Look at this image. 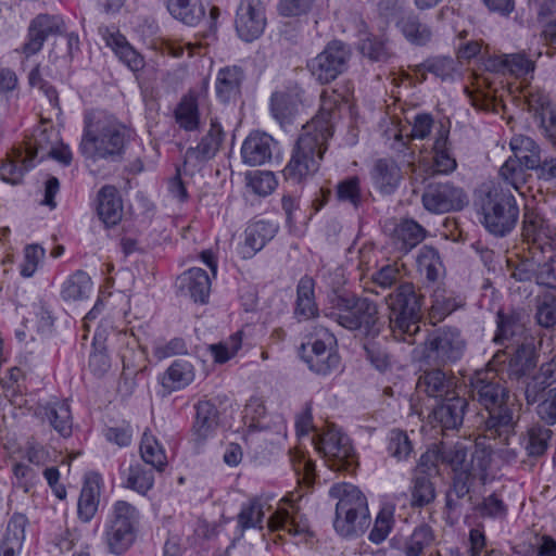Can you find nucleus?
Masks as SVG:
<instances>
[{
    "instance_id": "obj_30",
    "label": "nucleus",
    "mask_w": 556,
    "mask_h": 556,
    "mask_svg": "<svg viewBox=\"0 0 556 556\" xmlns=\"http://www.w3.org/2000/svg\"><path fill=\"white\" fill-rule=\"evenodd\" d=\"M497 330L494 342L503 344L505 341H518L525 333V315L515 309L498 311L496 315Z\"/></svg>"
},
{
    "instance_id": "obj_57",
    "label": "nucleus",
    "mask_w": 556,
    "mask_h": 556,
    "mask_svg": "<svg viewBox=\"0 0 556 556\" xmlns=\"http://www.w3.org/2000/svg\"><path fill=\"white\" fill-rule=\"evenodd\" d=\"M528 170L531 169L526 167L525 164L520 163L518 160L509 156L500 168V176L506 185L511 186L516 191L521 193V187L527 182L528 177H530Z\"/></svg>"
},
{
    "instance_id": "obj_15",
    "label": "nucleus",
    "mask_w": 556,
    "mask_h": 556,
    "mask_svg": "<svg viewBox=\"0 0 556 556\" xmlns=\"http://www.w3.org/2000/svg\"><path fill=\"white\" fill-rule=\"evenodd\" d=\"M329 494L338 498L336 506V519L333 527L337 532H346L350 527L349 521L351 509L354 507L363 508V503L367 502L366 496L355 485L350 483H338L330 488Z\"/></svg>"
},
{
    "instance_id": "obj_50",
    "label": "nucleus",
    "mask_w": 556,
    "mask_h": 556,
    "mask_svg": "<svg viewBox=\"0 0 556 556\" xmlns=\"http://www.w3.org/2000/svg\"><path fill=\"white\" fill-rule=\"evenodd\" d=\"M140 455L146 465L152 466L156 471H164L167 466V457L164 448L157 439L149 433L143 432L140 443Z\"/></svg>"
},
{
    "instance_id": "obj_19",
    "label": "nucleus",
    "mask_w": 556,
    "mask_h": 556,
    "mask_svg": "<svg viewBox=\"0 0 556 556\" xmlns=\"http://www.w3.org/2000/svg\"><path fill=\"white\" fill-rule=\"evenodd\" d=\"M278 142L264 131H252L243 141L241 157L249 166H260L268 163L277 150Z\"/></svg>"
},
{
    "instance_id": "obj_4",
    "label": "nucleus",
    "mask_w": 556,
    "mask_h": 556,
    "mask_svg": "<svg viewBox=\"0 0 556 556\" xmlns=\"http://www.w3.org/2000/svg\"><path fill=\"white\" fill-rule=\"evenodd\" d=\"M330 307L325 315L341 327L359 331L367 337L378 334V307L367 298L350 292L333 293L329 298Z\"/></svg>"
},
{
    "instance_id": "obj_63",
    "label": "nucleus",
    "mask_w": 556,
    "mask_h": 556,
    "mask_svg": "<svg viewBox=\"0 0 556 556\" xmlns=\"http://www.w3.org/2000/svg\"><path fill=\"white\" fill-rule=\"evenodd\" d=\"M477 510L483 518L505 519L508 508L496 493H492L483 498L478 505Z\"/></svg>"
},
{
    "instance_id": "obj_61",
    "label": "nucleus",
    "mask_w": 556,
    "mask_h": 556,
    "mask_svg": "<svg viewBox=\"0 0 556 556\" xmlns=\"http://www.w3.org/2000/svg\"><path fill=\"white\" fill-rule=\"evenodd\" d=\"M28 520L25 515L15 513L10 518L4 538L1 542L12 544L16 548H22L25 540V528Z\"/></svg>"
},
{
    "instance_id": "obj_7",
    "label": "nucleus",
    "mask_w": 556,
    "mask_h": 556,
    "mask_svg": "<svg viewBox=\"0 0 556 556\" xmlns=\"http://www.w3.org/2000/svg\"><path fill=\"white\" fill-rule=\"evenodd\" d=\"M481 223L495 237H505L516 227L519 207L515 197L500 186H493L479 202Z\"/></svg>"
},
{
    "instance_id": "obj_60",
    "label": "nucleus",
    "mask_w": 556,
    "mask_h": 556,
    "mask_svg": "<svg viewBox=\"0 0 556 556\" xmlns=\"http://www.w3.org/2000/svg\"><path fill=\"white\" fill-rule=\"evenodd\" d=\"M336 193L339 201L350 203L357 208L363 199L359 178L353 176L339 181Z\"/></svg>"
},
{
    "instance_id": "obj_33",
    "label": "nucleus",
    "mask_w": 556,
    "mask_h": 556,
    "mask_svg": "<svg viewBox=\"0 0 556 556\" xmlns=\"http://www.w3.org/2000/svg\"><path fill=\"white\" fill-rule=\"evenodd\" d=\"M371 178L375 187L381 193L391 194L400 185L402 172L393 160L380 159L372 168Z\"/></svg>"
},
{
    "instance_id": "obj_52",
    "label": "nucleus",
    "mask_w": 556,
    "mask_h": 556,
    "mask_svg": "<svg viewBox=\"0 0 556 556\" xmlns=\"http://www.w3.org/2000/svg\"><path fill=\"white\" fill-rule=\"evenodd\" d=\"M100 488L96 482L86 481L81 488L77 504L78 518L89 522L96 515L99 506Z\"/></svg>"
},
{
    "instance_id": "obj_56",
    "label": "nucleus",
    "mask_w": 556,
    "mask_h": 556,
    "mask_svg": "<svg viewBox=\"0 0 556 556\" xmlns=\"http://www.w3.org/2000/svg\"><path fill=\"white\" fill-rule=\"evenodd\" d=\"M361 53L375 62H387L392 56L389 42L378 36L367 35L359 41Z\"/></svg>"
},
{
    "instance_id": "obj_2",
    "label": "nucleus",
    "mask_w": 556,
    "mask_h": 556,
    "mask_svg": "<svg viewBox=\"0 0 556 556\" xmlns=\"http://www.w3.org/2000/svg\"><path fill=\"white\" fill-rule=\"evenodd\" d=\"M470 392L489 413L485 420V430L489 437L508 439L515 428L514 402L510 401L509 390L498 377L496 369L488 368L477 371L470 378Z\"/></svg>"
},
{
    "instance_id": "obj_1",
    "label": "nucleus",
    "mask_w": 556,
    "mask_h": 556,
    "mask_svg": "<svg viewBox=\"0 0 556 556\" xmlns=\"http://www.w3.org/2000/svg\"><path fill=\"white\" fill-rule=\"evenodd\" d=\"M341 99L334 90L321 93L319 113L303 126L291 159L282 170L286 180L300 184L318 170L327 142L333 135L334 110Z\"/></svg>"
},
{
    "instance_id": "obj_37",
    "label": "nucleus",
    "mask_w": 556,
    "mask_h": 556,
    "mask_svg": "<svg viewBox=\"0 0 556 556\" xmlns=\"http://www.w3.org/2000/svg\"><path fill=\"white\" fill-rule=\"evenodd\" d=\"M122 486L146 495L154 485V473L146 465L136 463L121 471Z\"/></svg>"
},
{
    "instance_id": "obj_34",
    "label": "nucleus",
    "mask_w": 556,
    "mask_h": 556,
    "mask_svg": "<svg viewBox=\"0 0 556 556\" xmlns=\"http://www.w3.org/2000/svg\"><path fill=\"white\" fill-rule=\"evenodd\" d=\"M465 305L463 296L453 291L437 288L431 295V307L429 318L434 325L442 321L446 316L451 315Z\"/></svg>"
},
{
    "instance_id": "obj_35",
    "label": "nucleus",
    "mask_w": 556,
    "mask_h": 556,
    "mask_svg": "<svg viewBox=\"0 0 556 556\" xmlns=\"http://www.w3.org/2000/svg\"><path fill=\"white\" fill-rule=\"evenodd\" d=\"M553 434L548 427L539 422L532 424L523 433L521 445L529 457H541L547 451Z\"/></svg>"
},
{
    "instance_id": "obj_13",
    "label": "nucleus",
    "mask_w": 556,
    "mask_h": 556,
    "mask_svg": "<svg viewBox=\"0 0 556 556\" xmlns=\"http://www.w3.org/2000/svg\"><path fill=\"white\" fill-rule=\"evenodd\" d=\"M337 340L332 333L324 330L320 337L302 345L303 359L317 375L327 376L339 367L340 356L336 350Z\"/></svg>"
},
{
    "instance_id": "obj_31",
    "label": "nucleus",
    "mask_w": 556,
    "mask_h": 556,
    "mask_svg": "<svg viewBox=\"0 0 556 556\" xmlns=\"http://www.w3.org/2000/svg\"><path fill=\"white\" fill-rule=\"evenodd\" d=\"M528 103L530 110L539 115L546 137L556 146V109L552 105L548 94L542 91L531 92Z\"/></svg>"
},
{
    "instance_id": "obj_32",
    "label": "nucleus",
    "mask_w": 556,
    "mask_h": 556,
    "mask_svg": "<svg viewBox=\"0 0 556 556\" xmlns=\"http://www.w3.org/2000/svg\"><path fill=\"white\" fill-rule=\"evenodd\" d=\"M536 363L538 355L533 343L523 342L509 358L507 377L510 380L520 381L536 367Z\"/></svg>"
},
{
    "instance_id": "obj_14",
    "label": "nucleus",
    "mask_w": 556,
    "mask_h": 556,
    "mask_svg": "<svg viewBox=\"0 0 556 556\" xmlns=\"http://www.w3.org/2000/svg\"><path fill=\"white\" fill-rule=\"evenodd\" d=\"M467 407L466 397L460 396L459 393L450 395L439 401L432 408L428 416L429 424L433 428H440L442 432L457 430L463 425Z\"/></svg>"
},
{
    "instance_id": "obj_20",
    "label": "nucleus",
    "mask_w": 556,
    "mask_h": 556,
    "mask_svg": "<svg viewBox=\"0 0 556 556\" xmlns=\"http://www.w3.org/2000/svg\"><path fill=\"white\" fill-rule=\"evenodd\" d=\"M303 94L304 90L298 84L289 85L283 90L274 92L270 97L271 116L280 125L291 123L303 102Z\"/></svg>"
},
{
    "instance_id": "obj_6",
    "label": "nucleus",
    "mask_w": 556,
    "mask_h": 556,
    "mask_svg": "<svg viewBox=\"0 0 556 556\" xmlns=\"http://www.w3.org/2000/svg\"><path fill=\"white\" fill-rule=\"evenodd\" d=\"M53 130L40 129L23 146L14 147L0 165V179L11 185L22 182L25 173L34 168L35 160L47 159L49 150H53Z\"/></svg>"
},
{
    "instance_id": "obj_21",
    "label": "nucleus",
    "mask_w": 556,
    "mask_h": 556,
    "mask_svg": "<svg viewBox=\"0 0 556 556\" xmlns=\"http://www.w3.org/2000/svg\"><path fill=\"white\" fill-rule=\"evenodd\" d=\"M489 465L490 455L484 450L476 451L471 455V469L454 472L453 488L451 493L447 494V505H452L453 494H455L457 498H463L468 495L473 478L478 475L484 476Z\"/></svg>"
},
{
    "instance_id": "obj_59",
    "label": "nucleus",
    "mask_w": 556,
    "mask_h": 556,
    "mask_svg": "<svg viewBox=\"0 0 556 556\" xmlns=\"http://www.w3.org/2000/svg\"><path fill=\"white\" fill-rule=\"evenodd\" d=\"M135 539L136 535L105 523L104 542L110 553L122 555L132 545Z\"/></svg>"
},
{
    "instance_id": "obj_51",
    "label": "nucleus",
    "mask_w": 556,
    "mask_h": 556,
    "mask_svg": "<svg viewBox=\"0 0 556 556\" xmlns=\"http://www.w3.org/2000/svg\"><path fill=\"white\" fill-rule=\"evenodd\" d=\"M45 414L50 425L62 437L66 438L72 434L73 421L68 403L65 401L48 403L45 407Z\"/></svg>"
},
{
    "instance_id": "obj_27",
    "label": "nucleus",
    "mask_w": 556,
    "mask_h": 556,
    "mask_svg": "<svg viewBox=\"0 0 556 556\" xmlns=\"http://www.w3.org/2000/svg\"><path fill=\"white\" fill-rule=\"evenodd\" d=\"M178 287L194 302L203 304L210 296L211 279L204 269L192 267L178 277Z\"/></svg>"
},
{
    "instance_id": "obj_53",
    "label": "nucleus",
    "mask_w": 556,
    "mask_h": 556,
    "mask_svg": "<svg viewBox=\"0 0 556 556\" xmlns=\"http://www.w3.org/2000/svg\"><path fill=\"white\" fill-rule=\"evenodd\" d=\"M434 533L430 526L420 525L416 527L413 533L405 540L403 553L405 556H422L425 551L434 542Z\"/></svg>"
},
{
    "instance_id": "obj_17",
    "label": "nucleus",
    "mask_w": 556,
    "mask_h": 556,
    "mask_svg": "<svg viewBox=\"0 0 556 556\" xmlns=\"http://www.w3.org/2000/svg\"><path fill=\"white\" fill-rule=\"evenodd\" d=\"M64 22L59 15L39 14L33 18L28 26L27 40L22 47L26 56L37 54L49 36L62 31Z\"/></svg>"
},
{
    "instance_id": "obj_10",
    "label": "nucleus",
    "mask_w": 556,
    "mask_h": 556,
    "mask_svg": "<svg viewBox=\"0 0 556 556\" xmlns=\"http://www.w3.org/2000/svg\"><path fill=\"white\" fill-rule=\"evenodd\" d=\"M232 401L226 394L201 399L194 405V420L191 427L192 441L199 447L213 438L220 426V416L232 408Z\"/></svg>"
},
{
    "instance_id": "obj_29",
    "label": "nucleus",
    "mask_w": 556,
    "mask_h": 556,
    "mask_svg": "<svg viewBox=\"0 0 556 556\" xmlns=\"http://www.w3.org/2000/svg\"><path fill=\"white\" fill-rule=\"evenodd\" d=\"M522 236L527 242L544 251L552 247L553 230L549 225L533 210L526 208L522 222Z\"/></svg>"
},
{
    "instance_id": "obj_55",
    "label": "nucleus",
    "mask_w": 556,
    "mask_h": 556,
    "mask_svg": "<svg viewBox=\"0 0 556 556\" xmlns=\"http://www.w3.org/2000/svg\"><path fill=\"white\" fill-rule=\"evenodd\" d=\"M414 447L407 433L401 429H392L387 438V452L396 462H405L413 454Z\"/></svg>"
},
{
    "instance_id": "obj_64",
    "label": "nucleus",
    "mask_w": 556,
    "mask_h": 556,
    "mask_svg": "<svg viewBox=\"0 0 556 556\" xmlns=\"http://www.w3.org/2000/svg\"><path fill=\"white\" fill-rule=\"evenodd\" d=\"M401 269L396 264H388L371 275V282L382 290L391 289L401 281Z\"/></svg>"
},
{
    "instance_id": "obj_24",
    "label": "nucleus",
    "mask_w": 556,
    "mask_h": 556,
    "mask_svg": "<svg viewBox=\"0 0 556 556\" xmlns=\"http://www.w3.org/2000/svg\"><path fill=\"white\" fill-rule=\"evenodd\" d=\"M103 40L110 47L115 55L124 63L131 72L137 73L144 67L143 56L134 49L127 41L126 37L118 30H111L105 28L102 31Z\"/></svg>"
},
{
    "instance_id": "obj_41",
    "label": "nucleus",
    "mask_w": 556,
    "mask_h": 556,
    "mask_svg": "<svg viewBox=\"0 0 556 556\" xmlns=\"http://www.w3.org/2000/svg\"><path fill=\"white\" fill-rule=\"evenodd\" d=\"M139 519V510L132 504L126 501H117L112 506L106 523L136 535Z\"/></svg>"
},
{
    "instance_id": "obj_11",
    "label": "nucleus",
    "mask_w": 556,
    "mask_h": 556,
    "mask_svg": "<svg viewBox=\"0 0 556 556\" xmlns=\"http://www.w3.org/2000/svg\"><path fill=\"white\" fill-rule=\"evenodd\" d=\"M351 55L348 45L333 40L307 62V68L318 83L329 84L345 72Z\"/></svg>"
},
{
    "instance_id": "obj_22",
    "label": "nucleus",
    "mask_w": 556,
    "mask_h": 556,
    "mask_svg": "<svg viewBox=\"0 0 556 556\" xmlns=\"http://www.w3.org/2000/svg\"><path fill=\"white\" fill-rule=\"evenodd\" d=\"M417 388L438 402L458 393L455 377L439 368L425 371L418 379Z\"/></svg>"
},
{
    "instance_id": "obj_18",
    "label": "nucleus",
    "mask_w": 556,
    "mask_h": 556,
    "mask_svg": "<svg viewBox=\"0 0 556 556\" xmlns=\"http://www.w3.org/2000/svg\"><path fill=\"white\" fill-rule=\"evenodd\" d=\"M225 131L216 117L211 118L207 132L195 147H189L185 153V166H193L212 160L220 150Z\"/></svg>"
},
{
    "instance_id": "obj_39",
    "label": "nucleus",
    "mask_w": 556,
    "mask_h": 556,
    "mask_svg": "<svg viewBox=\"0 0 556 556\" xmlns=\"http://www.w3.org/2000/svg\"><path fill=\"white\" fill-rule=\"evenodd\" d=\"M194 379V368L186 359H176L162 376V386L169 392L184 389Z\"/></svg>"
},
{
    "instance_id": "obj_5",
    "label": "nucleus",
    "mask_w": 556,
    "mask_h": 556,
    "mask_svg": "<svg viewBox=\"0 0 556 556\" xmlns=\"http://www.w3.org/2000/svg\"><path fill=\"white\" fill-rule=\"evenodd\" d=\"M384 300L390 309V329L394 338L413 343L420 330L422 295L417 294L412 282H402Z\"/></svg>"
},
{
    "instance_id": "obj_36",
    "label": "nucleus",
    "mask_w": 556,
    "mask_h": 556,
    "mask_svg": "<svg viewBox=\"0 0 556 556\" xmlns=\"http://www.w3.org/2000/svg\"><path fill=\"white\" fill-rule=\"evenodd\" d=\"M396 27L405 39L415 46H425L432 38L431 28L426 23H422L414 12L401 16L396 22Z\"/></svg>"
},
{
    "instance_id": "obj_12",
    "label": "nucleus",
    "mask_w": 556,
    "mask_h": 556,
    "mask_svg": "<svg viewBox=\"0 0 556 556\" xmlns=\"http://www.w3.org/2000/svg\"><path fill=\"white\" fill-rule=\"evenodd\" d=\"M421 203L431 214H445L463 210L468 198L464 189L452 181H430L425 186Z\"/></svg>"
},
{
    "instance_id": "obj_58",
    "label": "nucleus",
    "mask_w": 556,
    "mask_h": 556,
    "mask_svg": "<svg viewBox=\"0 0 556 556\" xmlns=\"http://www.w3.org/2000/svg\"><path fill=\"white\" fill-rule=\"evenodd\" d=\"M412 505L424 507L431 504L435 498V490L430 478L427 476L414 475L410 486Z\"/></svg>"
},
{
    "instance_id": "obj_47",
    "label": "nucleus",
    "mask_w": 556,
    "mask_h": 556,
    "mask_svg": "<svg viewBox=\"0 0 556 556\" xmlns=\"http://www.w3.org/2000/svg\"><path fill=\"white\" fill-rule=\"evenodd\" d=\"M433 153V169L435 173L450 174L456 168V160L450 153L448 130L443 126L438 130Z\"/></svg>"
},
{
    "instance_id": "obj_23",
    "label": "nucleus",
    "mask_w": 556,
    "mask_h": 556,
    "mask_svg": "<svg viewBox=\"0 0 556 556\" xmlns=\"http://www.w3.org/2000/svg\"><path fill=\"white\" fill-rule=\"evenodd\" d=\"M245 79L244 71L237 65L225 66L217 72L215 92L223 103L236 102L241 97V87Z\"/></svg>"
},
{
    "instance_id": "obj_45",
    "label": "nucleus",
    "mask_w": 556,
    "mask_h": 556,
    "mask_svg": "<svg viewBox=\"0 0 556 556\" xmlns=\"http://www.w3.org/2000/svg\"><path fill=\"white\" fill-rule=\"evenodd\" d=\"M511 157L525 164L526 167L532 169L538 165L539 159L542 155L540 146L530 137L523 135H516L510 139Z\"/></svg>"
},
{
    "instance_id": "obj_48",
    "label": "nucleus",
    "mask_w": 556,
    "mask_h": 556,
    "mask_svg": "<svg viewBox=\"0 0 556 556\" xmlns=\"http://www.w3.org/2000/svg\"><path fill=\"white\" fill-rule=\"evenodd\" d=\"M314 287L315 282L308 276L302 277L298 283L295 315L303 319L317 316L318 307L315 302Z\"/></svg>"
},
{
    "instance_id": "obj_54",
    "label": "nucleus",
    "mask_w": 556,
    "mask_h": 556,
    "mask_svg": "<svg viewBox=\"0 0 556 556\" xmlns=\"http://www.w3.org/2000/svg\"><path fill=\"white\" fill-rule=\"evenodd\" d=\"M266 502L262 498H251L247 504H243L238 515L239 526L245 530L250 528H263V519L265 516Z\"/></svg>"
},
{
    "instance_id": "obj_28",
    "label": "nucleus",
    "mask_w": 556,
    "mask_h": 556,
    "mask_svg": "<svg viewBox=\"0 0 556 556\" xmlns=\"http://www.w3.org/2000/svg\"><path fill=\"white\" fill-rule=\"evenodd\" d=\"M97 213L99 218L111 227L117 225L123 217V201L114 186L106 185L98 192Z\"/></svg>"
},
{
    "instance_id": "obj_40",
    "label": "nucleus",
    "mask_w": 556,
    "mask_h": 556,
    "mask_svg": "<svg viewBox=\"0 0 556 556\" xmlns=\"http://www.w3.org/2000/svg\"><path fill=\"white\" fill-rule=\"evenodd\" d=\"M393 237L399 250L407 253L425 239L426 229L413 219H403L395 226Z\"/></svg>"
},
{
    "instance_id": "obj_16",
    "label": "nucleus",
    "mask_w": 556,
    "mask_h": 556,
    "mask_svg": "<svg viewBox=\"0 0 556 556\" xmlns=\"http://www.w3.org/2000/svg\"><path fill=\"white\" fill-rule=\"evenodd\" d=\"M266 18L258 0H241L235 21L238 36L251 42L257 39L264 31Z\"/></svg>"
},
{
    "instance_id": "obj_3",
    "label": "nucleus",
    "mask_w": 556,
    "mask_h": 556,
    "mask_svg": "<svg viewBox=\"0 0 556 556\" xmlns=\"http://www.w3.org/2000/svg\"><path fill=\"white\" fill-rule=\"evenodd\" d=\"M130 137V130L115 116L103 111H92L84 117L79 151L93 162H115L122 159Z\"/></svg>"
},
{
    "instance_id": "obj_43",
    "label": "nucleus",
    "mask_w": 556,
    "mask_h": 556,
    "mask_svg": "<svg viewBox=\"0 0 556 556\" xmlns=\"http://www.w3.org/2000/svg\"><path fill=\"white\" fill-rule=\"evenodd\" d=\"M554 382H556V355L549 362L542 364L532 381L526 384L525 396L528 404L535 403L539 395Z\"/></svg>"
},
{
    "instance_id": "obj_62",
    "label": "nucleus",
    "mask_w": 556,
    "mask_h": 556,
    "mask_svg": "<svg viewBox=\"0 0 556 556\" xmlns=\"http://www.w3.org/2000/svg\"><path fill=\"white\" fill-rule=\"evenodd\" d=\"M418 68H422L425 72L433 74L441 80H448L453 79L455 63L451 58H434L427 60L420 64Z\"/></svg>"
},
{
    "instance_id": "obj_8",
    "label": "nucleus",
    "mask_w": 556,
    "mask_h": 556,
    "mask_svg": "<svg viewBox=\"0 0 556 556\" xmlns=\"http://www.w3.org/2000/svg\"><path fill=\"white\" fill-rule=\"evenodd\" d=\"M316 451L327 466L334 471L352 473L357 467V458L350 438L334 425H328L312 439Z\"/></svg>"
},
{
    "instance_id": "obj_44",
    "label": "nucleus",
    "mask_w": 556,
    "mask_h": 556,
    "mask_svg": "<svg viewBox=\"0 0 556 556\" xmlns=\"http://www.w3.org/2000/svg\"><path fill=\"white\" fill-rule=\"evenodd\" d=\"M166 9L177 21L195 26L204 16V9L199 0H165Z\"/></svg>"
},
{
    "instance_id": "obj_38",
    "label": "nucleus",
    "mask_w": 556,
    "mask_h": 556,
    "mask_svg": "<svg viewBox=\"0 0 556 556\" xmlns=\"http://www.w3.org/2000/svg\"><path fill=\"white\" fill-rule=\"evenodd\" d=\"M175 122L185 131H197L201 125L198 100L194 93L181 97L174 110Z\"/></svg>"
},
{
    "instance_id": "obj_49",
    "label": "nucleus",
    "mask_w": 556,
    "mask_h": 556,
    "mask_svg": "<svg viewBox=\"0 0 556 556\" xmlns=\"http://www.w3.org/2000/svg\"><path fill=\"white\" fill-rule=\"evenodd\" d=\"M437 445L441 463L451 467L454 472L471 469V460H467L468 450L464 443L447 444L441 442Z\"/></svg>"
},
{
    "instance_id": "obj_46",
    "label": "nucleus",
    "mask_w": 556,
    "mask_h": 556,
    "mask_svg": "<svg viewBox=\"0 0 556 556\" xmlns=\"http://www.w3.org/2000/svg\"><path fill=\"white\" fill-rule=\"evenodd\" d=\"M92 291V281L89 275L83 270H76L68 276L61 287V298L64 301H83Z\"/></svg>"
},
{
    "instance_id": "obj_26",
    "label": "nucleus",
    "mask_w": 556,
    "mask_h": 556,
    "mask_svg": "<svg viewBox=\"0 0 556 556\" xmlns=\"http://www.w3.org/2000/svg\"><path fill=\"white\" fill-rule=\"evenodd\" d=\"M489 71L510 74L517 78L527 77L535 68L533 61L522 53L502 54L490 58L485 64Z\"/></svg>"
},
{
    "instance_id": "obj_9",
    "label": "nucleus",
    "mask_w": 556,
    "mask_h": 556,
    "mask_svg": "<svg viewBox=\"0 0 556 556\" xmlns=\"http://www.w3.org/2000/svg\"><path fill=\"white\" fill-rule=\"evenodd\" d=\"M467 342L456 327L444 326L428 334L425 342V357L439 366L454 364L462 359Z\"/></svg>"
},
{
    "instance_id": "obj_25",
    "label": "nucleus",
    "mask_w": 556,
    "mask_h": 556,
    "mask_svg": "<svg viewBox=\"0 0 556 556\" xmlns=\"http://www.w3.org/2000/svg\"><path fill=\"white\" fill-rule=\"evenodd\" d=\"M278 226L267 220L251 223L244 230L243 258H251L261 251L277 233Z\"/></svg>"
},
{
    "instance_id": "obj_42",
    "label": "nucleus",
    "mask_w": 556,
    "mask_h": 556,
    "mask_svg": "<svg viewBox=\"0 0 556 556\" xmlns=\"http://www.w3.org/2000/svg\"><path fill=\"white\" fill-rule=\"evenodd\" d=\"M417 270L427 282L434 283L444 275V266L437 249L424 245L416 257Z\"/></svg>"
}]
</instances>
